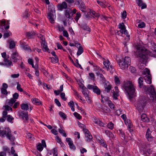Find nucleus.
<instances>
[{
  "mask_svg": "<svg viewBox=\"0 0 156 156\" xmlns=\"http://www.w3.org/2000/svg\"><path fill=\"white\" fill-rule=\"evenodd\" d=\"M137 49L136 55L141 62H147L150 57L156 58V49L153 50L152 51H148L142 45L138 44L136 46Z\"/></svg>",
  "mask_w": 156,
  "mask_h": 156,
  "instance_id": "nucleus-1",
  "label": "nucleus"
},
{
  "mask_svg": "<svg viewBox=\"0 0 156 156\" xmlns=\"http://www.w3.org/2000/svg\"><path fill=\"white\" fill-rule=\"evenodd\" d=\"M122 87L127 94L129 99H131L136 96L135 90L131 81H125L123 84Z\"/></svg>",
  "mask_w": 156,
  "mask_h": 156,
  "instance_id": "nucleus-2",
  "label": "nucleus"
},
{
  "mask_svg": "<svg viewBox=\"0 0 156 156\" xmlns=\"http://www.w3.org/2000/svg\"><path fill=\"white\" fill-rule=\"evenodd\" d=\"M149 101V99L146 96H140L138 101L135 103V106L140 112H142L146 104Z\"/></svg>",
  "mask_w": 156,
  "mask_h": 156,
  "instance_id": "nucleus-3",
  "label": "nucleus"
},
{
  "mask_svg": "<svg viewBox=\"0 0 156 156\" xmlns=\"http://www.w3.org/2000/svg\"><path fill=\"white\" fill-rule=\"evenodd\" d=\"M117 63L121 69L126 70L129 66L130 65V58L129 57H125L123 58L118 60Z\"/></svg>",
  "mask_w": 156,
  "mask_h": 156,
  "instance_id": "nucleus-4",
  "label": "nucleus"
},
{
  "mask_svg": "<svg viewBox=\"0 0 156 156\" xmlns=\"http://www.w3.org/2000/svg\"><path fill=\"white\" fill-rule=\"evenodd\" d=\"M2 138L5 136L12 142H14L15 137L12 135L11 131L9 128H5L4 129L0 130V137Z\"/></svg>",
  "mask_w": 156,
  "mask_h": 156,
  "instance_id": "nucleus-5",
  "label": "nucleus"
},
{
  "mask_svg": "<svg viewBox=\"0 0 156 156\" xmlns=\"http://www.w3.org/2000/svg\"><path fill=\"white\" fill-rule=\"evenodd\" d=\"M142 74L146 82L148 84H151L152 83L151 76L149 69L145 68L143 70Z\"/></svg>",
  "mask_w": 156,
  "mask_h": 156,
  "instance_id": "nucleus-6",
  "label": "nucleus"
},
{
  "mask_svg": "<svg viewBox=\"0 0 156 156\" xmlns=\"http://www.w3.org/2000/svg\"><path fill=\"white\" fill-rule=\"evenodd\" d=\"M55 12V10H54V9L51 8H48V18L51 23H54L55 20L54 19V13Z\"/></svg>",
  "mask_w": 156,
  "mask_h": 156,
  "instance_id": "nucleus-7",
  "label": "nucleus"
},
{
  "mask_svg": "<svg viewBox=\"0 0 156 156\" xmlns=\"http://www.w3.org/2000/svg\"><path fill=\"white\" fill-rule=\"evenodd\" d=\"M83 131L84 132L86 141L88 142L92 141L93 137L90 132L86 129H83Z\"/></svg>",
  "mask_w": 156,
  "mask_h": 156,
  "instance_id": "nucleus-8",
  "label": "nucleus"
},
{
  "mask_svg": "<svg viewBox=\"0 0 156 156\" xmlns=\"http://www.w3.org/2000/svg\"><path fill=\"white\" fill-rule=\"evenodd\" d=\"M75 5H78V8L82 12H85L86 6L84 2L81 0H76L75 2Z\"/></svg>",
  "mask_w": 156,
  "mask_h": 156,
  "instance_id": "nucleus-9",
  "label": "nucleus"
},
{
  "mask_svg": "<svg viewBox=\"0 0 156 156\" xmlns=\"http://www.w3.org/2000/svg\"><path fill=\"white\" fill-rule=\"evenodd\" d=\"M119 29H120V32L122 34H125L127 37H128V39H129L130 35L129 34V33L126 30L125 26L123 23H120L118 25Z\"/></svg>",
  "mask_w": 156,
  "mask_h": 156,
  "instance_id": "nucleus-10",
  "label": "nucleus"
},
{
  "mask_svg": "<svg viewBox=\"0 0 156 156\" xmlns=\"http://www.w3.org/2000/svg\"><path fill=\"white\" fill-rule=\"evenodd\" d=\"M82 92L87 102L88 103H91L92 102V101L90 99V98L89 97V91L88 89L85 87H83L82 88Z\"/></svg>",
  "mask_w": 156,
  "mask_h": 156,
  "instance_id": "nucleus-11",
  "label": "nucleus"
},
{
  "mask_svg": "<svg viewBox=\"0 0 156 156\" xmlns=\"http://www.w3.org/2000/svg\"><path fill=\"white\" fill-rule=\"evenodd\" d=\"M148 90H150V95L151 99L154 102L156 103V93L152 85L148 89Z\"/></svg>",
  "mask_w": 156,
  "mask_h": 156,
  "instance_id": "nucleus-12",
  "label": "nucleus"
},
{
  "mask_svg": "<svg viewBox=\"0 0 156 156\" xmlns=\"http://www.w3.org/2000/svg\"><path fill=\"white\" fill-rule=\"evenodd\" d=\"M21 58L18 53L16 51L13 52L11 57V60L14 62H17Z\"/></svg>",
  "mask_w": 156,
  "mask_h": 156,
  "instance_id": "nucleus-13",
  "label": "nucleus"
},
{
  "mask_svg": "<svg viewBox=\"0 0 156 156\" xmlns=\"http://www.w3.org/2000/svg\"><path fill=\"white\" fill-rule=\"evenodd\" d=\"M87 88L89 90H92L93 91L98 95L100 94L101 90L96 86L89 84L87 86Z\"/></svg>",
  "mask_w": 156,
  "mask_h": 156,
  "instance_id": "nucleus-14",
  "label": "nucleus"
},
{
  "mask_svg": "<svg viewBox=\"0 0 156 156\" xmlns=\"http://www.w3.org/2000/svg\"><path fill=\"white\" fill-rule=\"evenodd\" d=\"M151 132L149 128H148L147 129L146 134V138L147 140L149 142L152 141L154 139V137L151 135Z\"/></svg>",
  "mask_w": 156,
  "mask_h": 156,
  "instance_id": "nucleus-15",
  "label": "nucleus"
},
{
  "mask_svg": "<svg viewBox=\"0 0 156 156\" xmlns=\"http://www.w3.org/2000/svg\"><path fill=\"white\" fill-rule=\"evenodd\" d=\"M104 66L106 68L107 70H108L111 69H113V67L112 65H110V63L108 60H104L103 62Z\"/></svg>",
  "mask_w": 156,
  "mask_h": 156,
  "instance_id": "nucleus-16",
  "label": "nucleus"
},
{
  "mask_svg": "<svg viewBox=\"0 0 156 156\" xmlns=\"http://www.w3.org/2000/svg\"><path fill=\"white\" fill-rule=\"evenodd\" d=\"M68 7L67 4L66 2H64L62 3L59 4L57 7L58 9L60 11H62L63 9H66Z\"/></svg>",
  "mask_w": 156,
  "mask_h": 156,
  "instance_id": "nucleus-17",
  "label": "nucleus"
},
{
  "mask_svg": "<svg viewBox=\"0 0 156 156\" xmlns=\"http://www.w3.org/2000/svg\"><path fill=\"white\" fill-rule=\"evenodd\" d=\"M41 44L43 51L45 52H48L49 51V49L48 47L47 43L45 42L44 39L42 40V41L41 42Z\"/></svg>",
  "mask_w": 156,
  "mask_h": 156,
  "instance_id": "nucleus-18",
  "label": "nucleus"
},
{
  "mask_svg": "<svg viewBox=\"0 0 156 156\" xmlns=\"http://www.w3.org/2000/svg\"><path fill=\"white\" fill-rule=\"evenodd\" d=\"M94 67V69L96 73L98 75H100L101 76H103V75L102 74H101V73H103L104 72V70L100 68L99 66H98L96 65H95V66Z\"/></svg>",
  "mask_w": 156,
  "mask_h": 156,
  "instance_id": "nucleus-19",
  "label": "nucleus"
},
{
  "mask_svg": "<svg viewBox=\"0 0 156 156\" xmlns=\"http://www.w3.org/2000/svg\"><path fill=\"white\" fill-rule=\"evenodd\" d=\"M8 85L5 83H3L2 84V87L1 88V92L2 94L4 95H7L8 92L6 89L8 88Z\"/></svg>",
  "mask_w": 156,
  "mask_h": 156,
  "instance_id": "nucleus-20",
  "label": "nucleus"
},
{
  "mask_svg": "<svg viewBox=\"0 0 156 156\" xmlns=\"http://www.w3.org/2000/svg\"><path fill=\"white\" fill-rule=\"evenodd\" d=\"M66 141L68 143L69 147L71 149H75L76 148L73 145V141L70 138H66Z\"/></svg>",
  "mask_w": 156,
  "mask_h": 156,
  "instance_id": "nucleus-21",
  "label": "nucleus"
},
{
  "mask_svg": "<svg viewBox=\"0 0 156 156\" xmlns=\"http://www.w3.org/2000/svg\"><path fill=\"white\" fill-rule=\"evenodd\" d=\"M138 5L140 7H141V9H145L147 8V5L145 3L143 2L141 0H140L136 2Z\"/></svg>",
  "mask_w": 156,
  "mask_h": 156,
  "instance_id": "nucleus-22",
  "label": "nucleus"
},
{
  "mask_svg": "<svg viewBox=\"0 0 156 156\" xmlns=\"http://www.w3.org/2000/svg\"><path fill=\"white\" fill-rule=\"evenodd\" d=\"M20 115L22 117L23 119L24 118L26 120L28 119L27 112L22 111L20 113Z\"/></svg>",
  "mask_w": 156,
  "mask_h": 156,
  "instance_id": "nucleus-23",
  "label": "nucleus"
},
{
  "mask_svg": "<svg viewBox=\"0 0 156 156\" xmlns=\"http://www.w3.org/2000/svg\"><path fill=\"white\" fill-rule=\"evenodd\" d=\"M101 102L102 103H106L108 104V101H110L109 99V98L107 97L104 96L102 95H101Z\"/></svg>",
  "mask_w": 156,
  "mask_h": 156,
  "instance_id": "nucleus-24",
  "label": "nucleus"
},
{
  "mask_svg": "<svg viewBox=\"0 0 156 156\" xmlns=\"http://www.w3.org/2000/svg\"><path fill=\"white\" fill-rule=\"evenodd\" d=\"M31 13L29 11L28 9H27L25 10L23 14V17L25 19L30 17Z\"/></svg>",
  "mask_w": 156,
  "mask_h": 156,
  "instance_id": "nucleus-25",
  "label": "nucleus"
},
{
  "mask_svg": "<svg viewBox=\"0 0 156 156\" xmlns=\"http://www.w3.org/2000/svg\"><path fill=\"white\" fill-rule=\"evenodd\" d=\"M81 28L84 30H86L88 32H90V30L87 25L85 23H83L81 24L80 26Z\"/></svg>",
  "mask_w": 156,
  "mask_h": 156,
  "instance_id": "nucleus-26",
  "label": "nucleus"
},
{
  "mask_svg": "<svg viewBox=\"0 0 156 156\" xmlns=\"http://www.w3.org/2000/svg\"><path fill=\"white\" fill-rule=\"evenodd\" d=\"M35 35L34 32H28L26 34V37L28 39L33 38Z\"/></svg>",
  "mask_w": 156,
  "mask_h": 156,
  "instance_id": "nucleus-27",
  "label": "nucleus"
},
{
  "mask_svg": "<svg viewBox=\"0 0 156 156\" xmlns=\"http://www.w3.org/2000/svg\"><path fill=\"white\" fill-rule=\"evenodd\" d=\"M142 120L144 122H148L149 120L147 117V115L145 114H143L141 115Z\"/></svg>",
  "mask_w": 156,
  "mask_h": 156,
  "instance_id": "nucleus-28",
  "label": "nucleus"
},
{
  "mask_svg": "<svg viewBox=\"0 0 156 156\" xmlns=\"http://www.w3.org/2000/svg\"><path fill=\"white\" fill-rule=\"evenodd\" d=\"M71 13V10L70 9L69 10H66L65 11V15L66 17L68 18L69 19H70L72 16H73V14L72 15V16L70 15V13Z\"/></svg>",
  "mask_w": 156,
  "mask_h": 156,
  "instance_id": "nucleus-29",
  "label": "nucleus"
},
{
  "mask_svg": "<svg viewBox=\"0 0 156 156\" xmlns=\"http://www.w3.org/2000/svg\"><path fill=\"white\" fill-rule=\"evenodd\" d=\"M32 101L33 103L37 105H39L41 104V102L40 101L36 98L32 99Z\"/></svg>",
  "mask_w": 156,
  "mask_h": 156,
  "instance_id": "nucleus-30",
  "label": "nucleus"
},
{
  "mask_svg": "<svg viewBox=\"0 0 156 156\" xmlns=\"http://www.w3.org/2000/svg\"><path fill=\"white\" fill-rule=\"evenodd\" d=\"M58 131L60 134H62L63 136L65 137H66L67 135L65 132V131L61 127H60V128L58 129Z\"/></svg>",
  "mask_w": 156,
  "mask_h": 156,
  "instance_id": "nucleus-31",
  "label": "nucleus"
},
{
  "mask_svg": "<svg viewBox=\"0 0 156 156\" xmlns=\"http://www.w3.org/2000/svg\"><path fill=\"white\" fill-rule=\"evenodd\" d=\"M125 123L128 128H131L133 127V125L132 124L131 121L129 119H127L125 121Z\"/></svg>",
  "mask_w": 156,
  "mask_h": 156,
  "instance_id": "nucleus-32",
  "label": "nucleus"
},
{
  "mask_svg": "<svg viewBox=\"0 0 156 156\" xmlns=\"http://www.w3.org/2000/svg\"><path fill=\"white\" fill-rule=\"evenodd\" d=\"M21 107L22 110L24 111H27L28 110L29 106L27 104H22L21 105Z\"/></svg>",
  "mask_w": 156,
  "mask_h": 156,
  "instance_id": "nucleus-33",
  "label": "nucleus"
},
{
  "mask_svg": "<svg viewBox=\"0 0 156 156\" xmlns=\"http://www.w3.org/2000/svg\"><path fill=\"white\" fill-rule=\"evenodd\" d=\"M68 105L71 108L72 110L74 112L75 111V108H74V104L73 101H70L68 103Z\"/></svg>",
  "mask_w": 156,
  "mask_h": 156,
  "instance_id": "nucleus-34",
  "label": "nucleus"
},
{
  "mask_svg": "<svg viewBox=\"0 0 156 156\" xmlns=\"http://www.w3.org/2000/svg\"><path fill=\"white\" fill-rule=\"evenodd\" d=\"M5 65L6 66H9L11 65L12 62L9 60H8L7 59H5L4 60Z\"/></svg>",
  "mask_w": 156,
  "mask_h": 156,
  "instance_id": "nucleus-35",
  "label": "nucleus"
},
{
  "mask_svg": "<svg viewBox=\"0 0 156 156\" xmlns=\"http://www.w3.org/2000/svg\"><path fill=\"white\" fill-rule=\"evenodd\" d=\"M83 52V48L81 46H80L78 50L77 51L76 54L77 56H79Z\"/></svg>",
  "mask_w": 156,
  "mask_h": 156,
  "instance_id": "nucleus-36",
  "label": "nucleus"
},
{
  "mask_svg": "<svg viewBox=\"0 0 156 156\" xmlns=\"http://www.w3.org/2000/svg\"><path fill=\"white\" fill-rule=\"evenodd\" d=\"M107 127L108 129L112 130L114 128V125L112 122H111L108 124Z\"/></svg>",
  "mask_w": 156,
  "mask_h": 156,
  "instance_id": "nucleus-37",
  "label": "nucleus"
},
{
  "mask_svg": "<svg viewBox=\"0 0 156 156\" xmlns=\"http://www.w3.org/2000/svg\"><path fill=\"white\" fill-rule=\"evenodd\" d=\"M11 33L9 31H6L4 33L3 35V37L4 38H6L10 36Z\"/></svg>",
  "mask_w": 156,
  "mask_h": 156,
  "instance_id": "nucleus-38",
  "label": "nucleus"
},
{
  "mask_svg": "<svg viewBox=\"0 0 156 156\" xmlns=\"http://www.w3.org/2000/svg\"><path fill=\"white\" fill-rule=\"evenodd\" d=\"M119 135L121 137V138L123 140L125 139V135L124 132L122 130H119Z\"/></svg>",
  "mask_w": 156,
  "mask_h": 156,
  "instance_id": "nucleus-39",
  "label": "nucleus"
},
{
  "mask_svg": "<svg viewBox=\"0 0 156 156\" xmlns=\"http://www.w3.org/2000/svg\"><path fill=\"white\" fill-rule=\"evenodd\" d=\"M81 16V15L80 12H78L76 14V16L74 18L75 20L77 22L80 18Z\"/></svg>",
  "mask_w": 156,
  "mask_h": 156,
  "instance_id": "nucleus-40",
  "label": "nucleus"
},
{
  "mask_svg": "<svg viewBox=\"0 0 156 156\" xmlns=\"http://www.w3.org/2000/svg\"><path fill=\"white\" fill-rule=\"evenodd\" d=\"M143 78L142 77H140L138 80V83L139 84V87H141L142 86L143 84Z\"/></svg>",
  "mask_w": 156,
  "mask_h": 156,
  "instance_id": "nucleus-41",
  "label": "nucleus"
},
{
  "mask_svg": "<svg viewBox=\"0 0 156 156\" xmlns=\"http://www.w3.org/2000/svg\"><path fill=\"white\" fill-rule=\"evenodd\" d=\"M114 81L116 85H119L120 84V80L117 76H115Z\"/></svg>",
  "mask_w": 156,
  "mask_h": 156,
  "instance_id": "nucleus-42",
  "label": "nucleus"
},
{
  "mask_svg": "<svg viewBox=\"0 0 156 156\" xmlns=\"http://www.w3.org/2000/svg\"><path fill=\"white\" fill-rule=\"evenodd\" d=\"M9 48L10 49L14 48L15 46V43L13 41H11L9 42Z\"/></svg>",
  "mask_w": 156,
  "mask_h": 156,
  "instance_id": "nucleus-43",
  "label": "nucleus"
},
{
  "mask_svg": "<svg viewBox=\"0 0 156 156\" xmlns=\"http://www.w3.org/2000/svg\"><path fill=\"white\" fill-rule=\"evenodd\" d=\"M43 148L44 147L42 146L41 144L40 143H39L37 146V149L39 151H42Z\"/></svg>",
  "mask_w": 156,
  "mask_h": 156,
  "instance_id": "nucleus-44",
  "label": "nucleus"
},
{
  "mask_svg": "<svg viewBox=\"0 0 156 156\" xmlns=\"http://www.w3.org/2000/svg\"><path fill=\"white\" fill-rule=\"evenodd\" d=\"M23 49L26 51H31V49L30 47L27 44H26L25 45L23 46V47L22 48Z\"/></svg>",
  "mask_w": 156,
  "mask_h": 156,
  "instance_id": "nucleus-45",
  "label": "nucleus"
},
{
  "mask_svg": "<svg viewBox=\"0 0 156 156\" xmlns=\"http://www.w3.org/2000/svg\"><path fill=\"white\" fill-rule=\"evenodd\" d=\"M90 13L96 17L98 18L100 16V15L98 13L95 12L94 11H90Z\"/></svg>",
  "mask_w": 156,
  "mask_h": 156,
  "instance_id": "nucleus-46",
  "label": "nucleus"
},
{
  "mask_svg": "<svg viewBox=\"0 0 156 156\" xmlns=\"http://www.w3.org/2000/svg\"><path fill=\"white\" fill-rule=\"evenodd\" d=\"M111 89V85H108L105 87V90L107 92H109Z\"/></svg>",
  "mask_w": 156,
  "mask_h": 156,
  "instance_id": "nucleus-47",
  "label": "nucleus"
},
{
  "mask_svg": "<svg viewBox=\"0 0 156 156\" xmlns=\"http://www.w3.org/2000/svg\"><path fill=\"white\" fill-rule=\"evenodd\" d=\"M108 105L111 109H114L115 105L111 101H108V103L107 104Z\"/></svg>",
  "mask_w": 156,
  "mask_h": 156,
  "instance_id": "nucleus-48",
  "label": "nucleus"
},
{
  "mask_svg": "<svg viewBox=\"0 0 156 156\" xmlns=\"http://www.w3.org/2000/svg\"><path fill=\"white\" fill-rule=\"evenodd\" d=\"M119 95V92H114L113 95V99L117 100L118 99L117 97Z\"/></svg>",
  "mask_w": 156,
  "mask_h": 156,
  "instance_id": "nucleus-49",
  "label": "nucleus"
},
{
  "mask_svg": "<svg viewBox=\"0 0 156 156\" xmlns=\"http://www.w3.org/2000/svg\"><path fill=\"white\" fill-rule=\"evenodd\" d=\"M73 115L77 119H81V116L76 112H75L73 113Z\"/></svg>",
  "mask_w": 156,
  "mask_h": 156,
  "instance_id": "nucleus-50",
  "label": "nucleus"
},
{
  "mask_svg": "<svg viewBox=\"0 0 156 156\" xmlns=\"http://www.w3.org/2000/svg\"><path fill=\"white\" fill-rule=\"evenodd\" d=\"M17 86L16 87L17 89L20 92H23V89L21 87V85L20 84L19 82H17Z\"/></svg>",
  "mask_w": 156,
  "mask_h": 156,
  "instance_id": "nucleus-51",
  "label": "nucleus"
},
{
  "mask_svg": "<svg viewBox=\"0 0 156 156\" xmlns=\"http://www.w3.org/2000/svg\"><path fill=\"white\" fill-rule=\"evenodd\" d=\"M59 115L63 119H66V115L65 113H64L63 112H60L59 113Z\"/></svg>",
  "mask_w": 156,
  "mask_h": 156,
  "instance_id": "nucleus-52",
  "label": "nucleus"
},
{
  "mask_svg": "<svg viewBox=\"0 0 156 156\" xmlns=\"http://www.w3.org/2000/svg\"><path fill=\"white\" fill-rule=\"evenodd\" d=\"M16 101V100H14V99H13V98L11 99L10 100H9V101L8 102L9 105L12 106Z\"/></svg>",
  "mask_w": 156,
  "mask_h": 156,
  "instance_id": "nucleus-53",
  "label": "nucleus"
},
{
  "mask_svg": "<svg viewBox=\"0 0 156 156\" xmlns=\"http://www.w3.org/2000/svg\"><path fill=\"white\" fill-rule=\"evenodd\" d=\"M51 62L53 63H57L58 62V58L57 56L52 57L51 58Z\"/></svg>",
  "mask_w": 156,
  "mask_h": 156,
  "instance_id": "nucleus-54",
  "label": "nucleus"
},
{
  "mask_svg": "<svg viewBox=\"0 0 156 156\" xmlns=\"http://www.w3.org/2000/svg\"><path fill=\"white\" fill-rule=\"evenodd\" d=\"M6 117L7 118V120L9 122H11L13 119V117L9 115H7Z\"/></svg>",
  "mask_w": 156,
  "mask_h": 156,
  "instance_id": "nucleus-55",
  "label": "nucleus"
},
{
  "mask_svg": "<svg viewBox=\"0 0 156 156\" xmlns=\"http://www.w3.org/2000/svg\"><path fill=\"white\" fill-rule=\"evenodd\" d=\"M1 24H0V28H2V30H3V27L5 25V21L4 20H2L0 21Z\"/></svg>",
  "mask_w": 156,
  "mask_h": 156,
  "instance_id": "nucleus-56",
  "label": "nucleus"
},
{
  "mask_svg": "<svg viewBox=\"0 0 156 156\" xmlns=\"http://www.w3.org/2000/svg\"><path fill=\"white\" fill-rule=\"evenodd\" d=\"M4 107L5 108V110L7 111H9L11 110V111H12V108L9 106L6 105L4 106Z\"/></svg>",
  "mask_w": 156,
  "mask_h": 156,
  "instance_id": "nucleus-57",
  "label": "nucleus"
},
{
  "mask_svg": "<svg viewBox=\"0 0 156 156\" xmlns=\"http://www.w3.org/2000/svg\"><path fill=\"white\" fill-rule=\"evenodd\" d=\"M57 28L58 30L60 32L63 31L64 29V28L62 26H60V25H58L57 26Z\"/></svg>",
  "mask_w": 156,
  "mask_h": 156,
  "instance_id": "nucleus-58",
  "label": "nucleus"
},
{
  "mask_svg": "<svg viewBox=\"0 0 156 156\" xmlns=\"http://www.w3.org/2000/svg\"><path fill=\"white\" fill-rule=\"evenodd\" d=\"M52 153L53 154V156H58L57 151L56 148H54L53 149Z\"/></svg>",
  "mask_w": 156,
  "mask_h": 156,
  "instance_id": "nucleus-59",
  "label": "nucleus"
},
{
  "mask_svg": "<svg viewBox=\"0 0 156 156\" xmlns=\"http://www.w3.org/2000/svg\"><path fill=\"white\" fill-rule=\"evenodd\" d=\"M145 26V24L144 22H142L138 25V27L140 28H142L144 27Z\"/></svg>",
  "mask_w": 156,
  "mask_h": 156,
  "instance_id": "nucleus-60",
  "label": "nucleus"
},
{
  "mask_svg": "<svg viewBox=\"0 0 156 156\" xmlns=\"http://www.w3.org/2000/svg\"><path fill=\"white\" fill-rule=\"evenodd\" d=\"M60 96L62 99L64 101H66V98L65 97V94L64 93H61L60 94Z\"/></svg>",
  "mask_w": 156,
  "mask_h": 156,
  "instance_id": "nucleus-61",
  "label": "nucleus"
},
{
  "mask_svg": "<svg viewBox=\"0 0 156 156\" xmlns=\"http://www.w3.org/2000/svg\"><path fill=\"white\" fill-rule=\"evenodd\" d=\"M74 91L75 92V93L74 94V95L76 96L78 98L80 99L81 101H82L81 96L78 94L76 91L74 90Z\"/></svg>",
  "mask_w": 156,
  "mask_h": 156,
  "instance_id": "nucleus-62",
  "label": "nucleus"
},
{
  "mask_svg": "<svg viewBox=\"0 0 156 156\" xmlns=\"http://www.w3.org/2000/svg\"><path fill=\"white\" fill-rule=\"evenodd\" d=\"M19 96V95L17 93H15L13 95V99H14V100L16 99H18V97Z\"/></svg>",
  "mask_w": 156,
  "mask_h": 156,
  "instance_id": "nucleus-63",
  "label": "nucleus"
},
{
  "mask_svg": "<svg viewBox=\"0 0 156 156\" xmlns=\"http://www.w3.org/2000/svg\"><path fill=\"white\" fill-rule=\"evenodd\" d=\"M97 124L99 126L103 127H105V124H104L103 122L101 121L100 120H99Z\"/></svg>",
  "mask_w": 156,
  "mask_h": 156,
  "instance_id": "nucleus-64",
  "label": "nucleus"
}]
</instances>
